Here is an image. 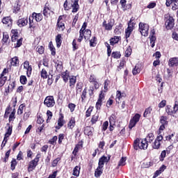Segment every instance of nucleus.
Instances as JSON below:
<instances>
[{
    "label": "nucleus",
    "instance_id": "23",
    "mask_svg": "<svg viewBox=\"0 0 178 178\" xmlns=\"http://www.w3.org/2000/svg\"><path fill=\"white\" fill-rule=\"evenodd\" d=\"M56 42L57 47H60V45H62V35H57L56 36Z\"/></svg>",
    "mask_w": 178,
    "mask_h": 178
},
{
    "label": "nucleus",
    "instance_id": "8",
    "mask_svg": "<svg viewBox=\"0 0 178 178\" xmlns=\"http://www.w3.org/2000/svg\"><path fill=\"white\" fill-rule=\"evenodd\" d=\"M140 115L139 114H136L134 118L130 120L129 128L131 129L134 127L137 122H139Z\"/></svg>",
    "mask_w": 178,
    "mask_h": 178
},
{
    "label": "nucleus",
    "instance_id": "61",
    "mask_svg": "<svg viewBox=\"0 0 178 178\" xmlns=\"http://www.w3.org/2000/svg\"><path fill=\"white\" fill-rule=\"evenodd\" d=\"M59 161H60V158H57L56 159L53 163H52V166L53 167H56V165H58V163L59 162Z\"/></svg>",
    "mask_w": 178,
    "mask_h": 178
},
{
    "label": "nucleus",
    "instance_id": "17",
    "mask_svg": "<svg viewBox=\"0 0 178 178\" xmlns=\"http://www.w3.org/2000/svg\"><path fill=\"white\" fill-rule=\"evenodd\" d=\"M110 158H107L106 156H102L99 160L98 167L103 168L105 163H107L109 161Z\"/></svg>",
    "mask_w": 178,
    "mask_h": 178
},
{
    "label": "nucleus",
    "instance_id": "55",
    "mask_svg": "<svg viewBox=\"0 0 178 178\" xmlns=\"http://www.w3.org/2000/svg\"><path fill=\"white\" fill-rule=\"evenodd\" d=\"M72 48H73V51H76V50H77V49H79V46H77L76 39H74V40L72 42Z\"/></svg>",
    "mask_w": 178,
    "mask_h": 178
},
{
    "label": "nucleus",
    "instance_id": "7",
    "mask_svg": "<svg viewBox=\"0 0 178 178\" xmlns=\"http://www.w3.org/2000/svg\"><path fill=\"white\" fill-rule=\"evenodd\" d=\"M163 140V136H159L156 138L155 141L152 144V148L155 149H159L161 147V145L162 143Z\"/></svg>",
    "mask_w": 178,
    "mask_h": 178
},
{
    "label": "nucleus",
    "instance_id": "6",
    "mask_svg": "<svg viewBox=\"0 0 178 178\" xmlns=\"http://www.w3.org/2000/svg\"><path fill=\"white\" fill-rule=\"evenodd\" d=\"M165 24L168 30L172 29L175 25L174 18H172V17H168L165 19Z\"/></svg>",
    "mask_w": 178,
    "mask_h": 178
},
{
    "label": "nucleus",
    "instance_id": "11",
    "mask_svg": "<svg viewBox=\"0 0 178 178\" xmlns=\"http://www.w3.org/2000/svg\"><path fill=\"white\" fill-rule=\"evenodd\" d=\"M134 24H132L131 22L128 24V28L125 30V37L129 38L131 32L134 30Z\"/></svg>",
    "mask_w": 178,
    "mask_h": 178
},
{
    "label": "nucleus",
    "instance_id": "24",
    "mask_svg": "<svg viewBox=\"0 0 178 178\" xmlns=\"http://www.w3.org/2000/svg\"><path fill=\"white\" fill-rule=\"evenodd\" d=\"M156 40V36H153V35H150L149 40H150V46L152 48H154V47L155 46Z\"/></svg>",
    "mask_w": 178,
    "mask_h": 178
},
{
    "label": "nucleus",
    "instance_id": "49",
    "mask_svg": "<svg viewBox=\"0 0 178 178\" xmlns=\"http://www.w3.org/2000/svg\"><path fill=\"white\" fill-rule=\"evenodd\" d=\"M76 76H72L71 79H70V86H74L76 84Z\"/></svg>",
    "mask_w": 178,
    "mask_h": 178
},
{
    "label": "nucleus",
    "instance_id": "51",
    "mask_svg": "<svg viewBox=\"0 0 178 178\" xmlns=\"http://www.w3.org/2000/svg\"><path fill=\"white\" fill-rule=\"evenodd\" d=\"M126 164V158L122 157L119 161L118 166H124Z\"/></svg>",
    "mask_w": 178,
    "mask_h": 178
},
{
    "label": "nucleus",
    "instance_id": "59",
    "mask_svg": "<svg viewBox=\"0 0 178 178\" xmlns=\"http://www.w3.org/2000/svg\"><path fill=\"white\" fill-rule=\"evenodd\" d=\"M92 111V107H90V108L87 110V111H86V116L87 118L90 117V115H91Z\"/></svg>",
    "mask_w": 178,
    "mask_h": 178
},
{
    "label": "nucleus",
    "instance_id": "1",
    "mask_svg": "<svg viewBox=\"0 0 178 178\" xmlns=\"http://www.w3.org/2000/svg\"><path fill=\"white\" fill-rule=\"evenodd\" d=\"M147 147H148L147 141H146V140L145 139H143V140L136 139L134 141V147L136 150H138L139 149L145 150L147 149Z\"/></svg>",
    "mask_w": 178,
    "mask_h": 178
},
{
    "label": "nucleus",
    "instance_id": "40",
    "mask_svg": "<svg viewBox=\"0 0 178 178\" xmlns=\"http://www.w3.org/2000/svg\"><path fill=\"white\" fill-rule=\"evenodd\" d=\"M56 68L58 72L62 71V62L57 61L56 63Z\"/></svg>",
    "mask_w": 178,
    "mask_h": 178
},
{
    "label": "nucleus",
    "instance_id": "39",
    "mask_svg": "<svg viewBox=\"0 0 178 178\" xmlns=\"http://www.w3.org/2000/svg\"><path fill=\"white\" fill-rule=\"evenodd\" d=\"M172 6V10H177L178 9V0H173Z\"/></svg>",
    "mask_w": 178,
    "mask_h": 178
},
{
    "label": "nucleus",
    "instance_id": "33",
    "mask_svg": "<svg viewBox=\"0 0 178 178\" xmlns=\"http://www.w3.org/2000/svg\"><path fill=\"white\" fill-rule=\"evenodd\" d=\"M167 118L165 116H161L160 118V123L161 125H167L168 124V121H167Z\"/></svg>",
    "mask_w": 178,
    "mask_h": 178
},
{
    "label": "nucleus",
    "instance_id": "50",
    "mask_svg": "<svg viewBox=\"0 0 178 178\" xmlns=\"http://www.w3.org/2000/svg\"><path fill=\"white\" fill-rule=\"evenodd\" d=\"M44 49L42 46H38L36 49V51H38L40 54H44Z\"/></svg>",
    "mask_w": 178,
    "mask_h": 178
},
{
    "label": "nucleus",
    "instance_id": "27",
    "mask_svg": "<svg viewBox=\"0 0 178 178\" xmlns=\"http://www.w3.org/2000/svg\"><path fill=\"white\" fill-rule=\"evenodd\" d=\"M40 76L43 79H48V72H47V70H45V69L42 70V71L40 72Z\"/></svg>",
    "mask_w": 178,
    "mask_h": 178
},
{
    "label": "nucleus",
    "instance_id": "32",
    "mask_svg": "<svg viewBox=\"0 0 178 178\" xmlns=\"http://www.w3.org/2000/svg\"><path fill=\"white\" fill-rule=\"evenodd\" d=\"M19 65V58L18 57H13L11 60V65L17 66Z\"/></svg>",
    "mask_w": 178,
    "mask_h": 178
},
{
    "label": "nucleus",
    "instance_id": "19",
    "mask_svg": "<svg viewBox=\"0 0 178 178\" xmlns=\"http://www.w3.org/2000/svg\"><path fill=\"white\" fill-rule=\"evenodd\" d=\"M79 8H80V6H79V1L75 0V1L72 4V13H77V11H79Z\"/></svg>",
    "mask_w": 178,
    "mask_h": 178
},
{
    "label": "nucleus",
    "instance_id": "37",
    "mask_svg": "<svg viewBox=\"0 0 178 178\" xmlns=\"http://www.w3.org/2000/svg\"><path fill=\"white\" fill-rule=\"evenodd\" d=\"M115 121H116V117L115 116V115H112L109 119V122L111 126L115 125Z\"/></svg>",
    "mask_w": 178,
    "mask_h": 178
},
{
    "label": "nucleus",
    "instance_id": "31",
    "mask_svg": "<svg viewBox=\"0 0 178 178\" xmlns=\"http://www.w3.org/2000/svg\"><path fill=\"white\" fill-rule=\"evenodd\" d=\"M9 38H10L9 35L8 33H7V32L3 33V39H2L3 42L7 43L8 42Z\"/></svg>",
    "mask_w": 178,
    "mask_h": 178
},
{
    "label": "nucleus",
    "instance_id": "46",
    "mask_svg": "<svg viewBox=\"0 0 178 178\" xmlns=\"http://www.w3.org/2000/svg\"><path fill=\"white\" fill-rule=\"evenodd\" d=\"M87 90L85 88L81 95V102H84L86 98Z\"/></svg>",
    "mask_w": 178,
    "mask_h": 178
},
{
    "label": "nucleus",
    "instance_id": "43",
    "mask_svg": "<svg viewBox=\"0 0 178 178\" xmlns=\"http://www.w3.org/2000/svg\"><path fill=\"white\" fill-rule=\"evenodd\" d=\"M23 44V38H21L20 39H18L17 40V43L15 44V48L20 47L22 44Z\"/></svg>",
    "mask_w": 178,
    "mask_h": 178
},
{
    "label": "nucleus",
    "instance_id": "16",
    "mask_svg": "<svg viewBox=\"0 0 178 178\" xmlns=\"http://www.w3.org/2000/svg\"><path fill=\"white\" fill-rule=\"evenodd\" d=\"M51 9L49 8V4H48V3H46L43 8V15L46 17H49Z\"/></svg>",
    "mask_w": 178,
    "mask_h": 178
},
{
    "label": "nucleus",
    "instance_id": "28",
    "mask_svg": "<svg viewBox=\"0 0 178 178\" xmlns=\"http://www.w3.org/2000/svg\"><path fill=\"white\" fill-rule=\"evenodd\" d=\"M122 97H124L123 94H122L120 91H117L115 100L118 104H120V99Z\"/></svg>",
    "mask_w": 178,
    "mask_h": 178
},
{
    "label": "nucleus",
    "instance_id": "58",
    "mask_svg": "<svg viewBox=\"0 0 178 178\" xmlns=\"http://www.w3.org/2000/svg\"><path fill=\"white\" fill-rule=\"evenodd\" d=\"M153 164L152 162H145L143 165V168H148L152 166Z\"/></svg>",
    "mask_w": 178,
    "mask_h": 178
},
{
    "label": "nucleus",
    "instance_id": "57",
    "mask_svg": "<svg viewBox=\"0 0 178 178\" xmlns=\"http://www.w3.org/2000/svg\"><path fill=\"white\" fill-rule=\"evenodd\" d=\"M131 54V47H128L125 51V56L129 57Z\"/></svg>",
    "mask_w": 178,
    "mask_h": 178
},
{
    "label": "nucleus",
    "instance_id": "45",
    "mask_svg": "<svg viewBox=\"0 0 178 178\" xmlns=\"http://www.w3.org/2000/svg\"><path fill=\"white\" fill-rule=\"evenodd\" d=\"M165 165H162L161 168H160V169H159V170H157L156 172H155V175L156 176H159L162 172H163L164 171V170L165 169Z\"/></svg>",
    "mask_w": 178,
    "mask_h": 178
},
{
    "label": "nucleus",
    "instance_id": "38",
    "mask_svg": "<svg viewBox=\"0 0 178 178\" xmlns=\"http://www.w3.org/2000/svg\"><path fill=\"white\" fill-rule=\"evenodd\" d=\"M111 56L113 58L118 59L120 58L121 55L120 54V51H113Z\"/></svg>",
    "mask_w": 178,
    "mask_h": 178
},
{
    "label": "nucleus",
    "instance_id": "26",
    "mask_svg": "<svg viewBox=\"0 0 178 178\" xmlns=\"http://www.w3.org/2000/svg\"><path fill=\"white\" fill-rule=\"evenodd\" d=\"M154 139V136L152 134H148V136H147L146 138H145L144 140H146L147 143H151Z\"/></svg>",
    "mask_w": 178,
    "mask_h": 178
},
{
    "label": "nucleus",
    "instance_id": "3",
    "mask_svg": "<svg viewBox=\"0 0 178 178\" xmlns=\"http://www.w3.org/2000/svg\"><path fill=\"white\" fill-rule=\"evenodd\" d=\"M38 161H40V156L37 155L34 160L29 162L28 171L31 172L35 169V167H37V165H38Z\"/></svg>",
    "mask_w": 178,
    "mask_h": 178
},
{
    "label": "nucleus",
    "instance_id": "13",
    "mask_svg": "<svg viewBox=\"0 0 178 178\" xmlns=\"http://www.w3.org/2000/svg\"><path fill=\"white\" fill-rule=\"evenodd\" d=\"M114 25V19H109L108 24L106 21L103 22V26L105 28V30L111 31L113 26Z\"/></svg>",
    "mask_w": 178,
    "mask_h": 178
},
{
    "label": "nucleus",
    "instance_id": "64",
    "mask_svg": "<svg viewBox=\"0 0 178 178\" xmlns=\"http://www.w3.org/2000/svg\"><path fill=\"white\" fill-rule=\"evenodd\" d=\"M165 105H166V101H165V100H163V101L159 104V108H163Z\"/></svg>",
    "mask_w": 178,
    "mask_h": 178
},
{
    "label": "nucleus",
    "instance_id": "47",
    "mask_svg": "<svg viewBox=\"0 0 178 178\" xmlns=\"http://www.w3.org/2000/svg\"><path fill=\"white\" fill-rule=\"evenodd\" d=\"M10 168L12 170H15L16 165H17V162L16 161V159H14L10 163Z\"/></svg>",
    "mask_w": 178,
    "mask_h": 178
},
{
    "label": "nucleus",
    "instance_id": "10",
    "mask_svg": "<svg viewBox=\"0 0 178 178\" xmlns=\"http://www.w3.org/2000/svg\"><path fill=\"white\" fill-rule=\"evenodd\" d=\"M178 111V105L175 104L174 107L172 108L170 106H167L165 111L168 115H172L177 113Z\"/></svg>",
    "mask_w": 178,
    "mask_h": 178
},
{
    "label": "nucleus",
    "instance_id": "36",
    "mask_svg": "<svg viewBox=\"0 0 178 178\" xmlns=\"http://www.w3.org/2000/svg\"><path fill=\"white\" fill-rule=\"evenodd\" d=\"M73 175L76 176V177H79V175H80V168L79 166H76L74 168Z\"/></svg>",
    "mask_w": 178,
    "mask_h": 178
},
{
    "label": "nucleus",
    "instance_id": "21",
    "mask_svg": "<svg viewBox=\"0 0 178 178\" xmlns=\"http://www.w3.org/2000/svg\"><path fill=\"white\" fill-rule=\"evenodd\" d=\"M32 16H33V18H35V21L38 22L42 20V14H37V13H33Z\"/></svg>",
    "mask_w": 178,
    "mask_h": 178
},
{
    "label": "nucleus",
    "instance_id": "12",
    "mask_svg": "<svg viewBox=\"0 0 178 178\" xmlns=\"http://www.w3.org/2000/svg\"><path fill=\"white\" fill-rule=\"evenodd\" d=\"M2 23L5 24L7 27H12L13 20L12 19L11 17H5L2 19Z\"/></svg>",
    "mask_w": 178,
    "mask_h": 178
},
{
    "label": "nucleus",
    "instance_id": "4",
    "mask_svg": "<svg viewBox=\"0 0 178 178\" xmlns=\"http://www.w3.org/2000/svg\"><path fill=\"white\" fill-rule=\"evenodd\" d=\"M44 104L48 108H52L55 106V99L52 96H48L44 101Z\"/></svg>",
    "mask_w": 178,
    "mask_h": 178
},
{
    "label": "nucleus",
    "instance_id": "56",
    "mask_svg": "<svg viewBox=\"0 0 178 178\" xmlns=\"http://www.w3.org/2000/svg\"><path fill=\"white\" fill-rule=\"evenodd\" d=\"M47 122H48L49 120H51V119H52V112H51V111H47Z\"/></svg>",
    "mask_w": 178,
    "mask_h": 178
},
{
    "label": "nucleus",
    "instance_id": "48",
    "mask_svg": "<svg viewBox=\"0 0 178 178\" xmlns=\"http://www.w3.org/2000/svg\"><path fill=\"white\" fill-rule=\"evenodd\" d=\"M152 111V110L150 108L145 109V113L143 114V117L147 118L151 113Z\"/></svg>",
    "mask_w": 178,
    "mask_h": 178
},
{
    "label": "nucleus",
    "instance_id": "25",
    "mask_svg": "<svg viewBox=\"0 0 178 178\" xmlns=\"http://www.w3.org/2000/svg\"><path fill=\"white\" fill-rule=\"evenodd\" d=\"M91 36V31L89 29H86V31H83V37L85 40H88Z\"/></svg>",
    "mask_w": 178,
    "mask_h": 178
},
{
    "label": "nucleus",
    "instance_id": "18",
    "mask_svg": "<svg viewBox=\"0 0 178 178\" xmlns=\"http://www.w3.org/2000/svg\"><path fill=\"white\" fill-rule=\"evenodd\" d=\"M178 65V58L177 57H172L169 60V66L173 67Z\"/></svg>",
    "mask_w": 178,
    "mask_h": 178
},
{
    "label": "nucleus",
    "instance_id": "29",
    "mask_svg": "<svg viewBox=\"0 0 178 178\" xmlns=\"http://www.w3.org/2000/svg\"><path fill=\"white\" fill-rule=\"evenodd\" d=\"M13 134V127H8V129H7V131L5 134V137L4 138H9Z\"/></svg>",
    "mask_w": 178,
    "mask_h": 178
},
{
    "label": "nucleus",
    "instance_id": "35",
    "mask_svg": "<svg viewBox=\"0 0 178 178\" xmlns=\"http://www.w3.org/2000/svg\"><path fill=\"white\" fill-rule=\"evenodd\" d=\"M102 168H99V166H98V168H97V170H95V176L96 177H100V175L102 174Z\"/></svg>",
    "mask_w": 178,
    "mask_h": 178
},
{
    "label": "nucleus",
    "instance_id": "62",
    "mask_svg": "<svg viewBox=\"0 0 178 178\" xmlns=\"http://www.w3.org/2000/svg\"><path fill=\"white\" fill-rule=\"evenodd\" d=\"M108 127V122L107 121H106L105 122H104L103 125H102V129L104 131H106Z\"/></svg>",
    "mask_w": 178,
    "mask_h": 178
},
{
    "label": "nucleus",
    "instance_id": "42",
    "mask_svg": "<svg viewBox=\"0 0 178 178\" xmlns=\"http://www.w3.org/2000/svg\"><path fill=\"white\" fill-rule=\"evenodd\" d=\"M57 26L59 29V31H63V29H65V24H63V22H58Z\"/></svg>",
    "mask_w": 178,
    "mask_h": 178
},
{
    "label": "nucleus",
    "instance_id": "53",
    "mask_svg": "<svg viewBox=\"0 0 178 178\" xmlns=\"http://www.w3.org/2000/svg\"><path fill=\"white\" fill-rule=\"evenodd\" d=\"M49 46H50V50L51 51V55L55 56L56 54V51H55V47H54V44H51V42H49Z\"/></svg>",
    "mask_w": 178,
    "mask_h": 178
},
{
    "label": "nucleus",
    "instance_id": "34",
    "mask_svg": "<svg viewBox=\"0 0 178 178\" xmlns=\"http://www.w3.org/2000/svg\"><path fill=\"white\" fill-rule=\"evenodd\" d=\"M76 125V120L74 118H72L70 122L68 123V127L70 129H73V127Z\"/></svg>",
    "mask_w": 178,
    "mask_h": 178
},
{
    "label": "nucleus",
    "instance_id": "5",
    "mask_svg": "<svg viewBox=\"0 0 178 178\" xmlns=\"http://www.w3.org/2000/svg\"><path fill=\"white\" fill-rule=\"evenodd\" d=\"M8 72L7 69H4L1 73L0 76V87H3L6 84V82L8 80V77L6 76Z\"/></svg>",
    "mask_w": 178,
    "mask_h": 178
},
{
    "label": "nucleus",
    "instance_id": "14",
    "mask_svg": "<svg viewBox=\"0 0 178 178\" xmlns=\"http://www.w3.org/2000/svg\"><path fill=\"white\" fill-rule=\"evenodd\" d=\"M29 23V19L27 18H20L18 19L17 24L19 27H24Z\"/></svg>",
    "mask_w": 178,
    "mask_h": 178
},
{
    "label": "nucleus",
    "instance_id": "22",
    "mask_svg": "<svg viewBox=\"0 0 178 178\" xmlns=\"http://www.w3.org/2000/svg\"><path fill=\"white\" fill-rule=\"evenodd\" d=\"M94 129L92 127H87L84 130V134L88 136H90L92 135Z\"/></svg>",
    "mask_w": 178,
    "mask_h": 178
},
{
    "label": "nucleus",
    "instance_id": "30",
    "mask_svg": "<svg viewBox=\"0 0 178 178\" xmlns=\"http://www.w3.org/2000/svg\"><path fill=\"white\" fill-rule=\"evenodd\" d=\"M119 41V38L118 36H115L114 38H111V39L110 40V44L111 45H114L115 44H117Z\"/></svg>",
    "mask_w": 178,
    "mask_h": 178
},
{
    "label": "nucleus",
    "instance_id": "52",
    "mask_svg": "<svg viewBox=\"0 0 178 178\" xmlns=\"http://www.w3.org/2000/svg\"><path fill=\"white\" fill-rule=\"evenodd\" d=\"M20 82L22 85L26 84V83L27 82V78L26 77V76H20Z\"/></svg>",
    "mask_w": 178,
    "mask_h": 178
},
{
    "label": "nucleus",
    "instance_id": "63",
    "mask_svg": "<svg viewBox=\"0 0 178 178\" xmlns=\"http://www.w3.org/2000/svg\"><path fill=\"white\" fill-rule=\"evenodd\" d=\"M58 124L60 127H63V118H60V119H58Z\"/></svg>",
    "mask_w": 178,
    "mask_h": 178
},
{
    "label": "nucleus",
    "instance_id": "15",
    "mask_svg": "<svg viewBox=\"0 0 178 178\" xmlns=\"http://www.w3.org/2000/svg\"><path fill=\"white\" fill-rule=\"evenodd\" d=\"M89 81L94 85V87H95V89L99 88V86L98 84L97 80L95 78V75H93V74L90 75V76L89 78Z\"/></svg>",
    "mask_w": 178,
    "mask_h": 178
},
{
    "label": "nucleus",
    "instance_id": "41",
    "mask_svg": "<svg viewBox=\"0 0 178 178\" xmlns=\"http://www.w3.org/2000/svg\"><path fill=\"white\" fill-rule=\"evenodd\" d=\"M140 72V69L139 68V65H136L135 68L133 70L132 73L134 75H136Z\"/></svg>",
    "mask_w": 178,
    "mask_h": 178
},
{
    "label": "nucleus",
    "instance_id": "20",
    "mask_svg": "<svg viewBox=\"0 0 178 178\" xmlns=\"http://www.w3.org/2000/svg\"><path fill=\"white\" fill-rule=\"evenodd\" d=\"M61 76L64 81L65 83H67L69 81V78L70 77L69 76V72L65 71L61 74Z\"/></svg>",
    "mask_w": 178,
    "mask_h": 178
},
{
    "label": "nucleus",
    "instance_id": "44",
    "mask_svg": "<svg viewBox=\"0 0 178 178\" xmlns=\"http://www.w3.org/2000/svg\"><path fill=\"white\" fill-rule=\"evenodd\" d=\"M24 104H21L17 110V114L18 115H22L23 114V110L24 109Z\"/></svg>",
    "mask_w": 178,
    "mask_h": 178
},
{
    "label": "nucleus",
    "instance_id": "9",
    "mask_svg": "<svg viewBox=\"0 0 178 178\" xmlns=\"http://www.w3.org/2000/svg\"><path fill=\"white\" fill-rule=\"evenodd\" d=\"M23 65L24 69L26 72L27 76L30 77V76H31V72L33 71V68L31 67V65H30V63H29V61H25Z\"/></svg>",
    "mask_w": 178,
    "mask_h": 178
},
{
    "label": "nucleus",
    "instance_id": "54",
    "mask_svg": "<svg viewBox=\"0 0 178 178\" xmlns=\"http://www.w3.org/2000/svg\"><path fill=\"white\" fill-rule=\"evenodd\" d=\"M98 118H99V115L98 114H95V115H93L92 119H91V122L92 124H95L97 121Z\"/></svg>",
    "mask_w": 178,
    "mask_h": 178
},
{
    "label": "nucleus",
    "instance_id": "60",
    "mask_svg": "<svg viewBox=\"0 0 178 178\" xmlns=\"http://www.w3.org/2000/svg\"><path fill=\"white\" fill-rule=\"evenodd\" d=\"M166 155V151H163L160 156V161H163Z\"/></svg>",
    "mask_w": 178,
    "mask_h": 178
},
{
    "label": "nucleus",
    "instance_id": "2",
    "mask_svg": "<svg viewBox=\"0 0 178 178\" xmlns=\"http://www.w3.org/2000/svg\"><path fill=\"white\" fill-rule=\"evenodd\" d=\"M139 31L143 36L147 37L148 35L149 25H147V24H143V22H140Z\"/></svg>",
    "mask_w": 178,
    "mask_h": 178
}]
</instances>
